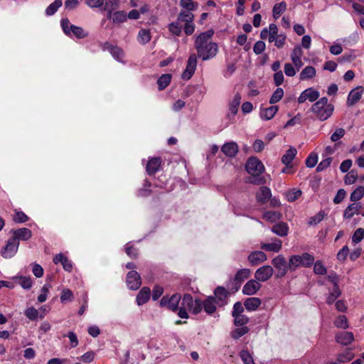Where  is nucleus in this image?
Segmentation results:
<instances>
[{
	"label": "nucleus",
	"instance_id": "f257e3e1",
	"mask_svg": "<svg viewBox=\"0 0 364 364\" xmlns=\"http://www.w3.org/2000/svg\"><path fill=\"white\" fill-rule=\"evenodd\" d=\"M213 34L214 31L210 29L200 33L196 38L194 46L197 50V55L203 61L213 58L218 53V44L210 41Z\"/></svg>",
	"mask_w": 364,
	"mask_h": 364
},
{
	"label": "nucleus",
	"instance_id": "f03ea898",
	"mask_svg": "<svg viewBox=\"0 0 364 364\" xmlns=\"http://www.w3.org/2000/svg\"><path fill=\"white\" fill-rule=\"evenodd\" d=\"M328 101L327 97H321L311 107V111L316 114V117L321 121L329 118L333 112V105L328 104Z\"/></svg>",
	"mask_w": 364,
	"mask_h": 364
},
{
	"label": "nucleus",
	"instance_id": "7ed1b4c3",
	"mask_svg": "<svg viewBox=\"0 0 364 364\" xmlns=\"http://www.w3.org/2000/svg\"><path fill=\"white\" fill-rule=\"evenodd\" d=\"M272 264L277 270L276 277H282L286 274L288 269L292 271L296 269V255L291 256L289 265H287L285 258L282 255H279L274 258L272 261Z\"/></svg>",
	"mask_w": 364,
	"mask_h": 364
},
{
	"label": "nucleus",
	"instance_id": "20e7f679",
	"mask_svg": "<svg viewBox=\"0 0 364 364\" xmlns=\"http://www.w3.org/2000/svg\"><path fill=\"white\" fill-rule=\"evenodd\" d=\"M218 304L215 298L213 296H208L204 301L200 299H196V306L193 309V314H200L203 309L208 315H213L217 310Z\"/></svg>",
	"mask_w": 364,
	"mask_h": 364
},
{
	"label": "nucleus",
	"instance_id": "39448f33",
	"mask_svg": "<svg viewBox=\"0 0 364 364\" xmlns=\"http://www.w3.org/2000/svg\"><path fill=\"white\" fill-rule=\"evenodd\" d=\"M60 25L66 36H74L78 39L85 38L88 36L87 32L80 26L71 24L68 18H62L60 21Z\"/></svg>",
	"mask_w": 364,
	"mask_h": 364
},
{
	"label": "nucleus",
	"instance_id": "423d86ee",
	"mask_svg": "<svg viewBox=\"0 0 364 364\" xmlns=\"http://www.w3.org/2000/svg\"><path fill=\"white\" fill-rule=\"evenodd\" d=\"M181 296L178 293L173 294L170 297L168 295L162 296L160 300V306L166 307L167 309L176 312L179 307Z\"/></svg>",
	"mask_w": 364,
	"mask_h": 364
},
{
	"label": "nucleus",
	"instance_id": "0eeeda50",
	"mask_svg": "<svg viewBox=\"0 0 364 364\" xmlns=\"http://www.w3.org/2000/svg\"><path fill=\"white\" fill-rule=\"evenodd\" d=\"M250 270L249 269H241L237 272L234 278L230 281L228 287L233 291H237L242 284L249 278Z\"/></svg>",
	"mask_w": 364,
	"mask_h": 364
},
{
	"label": "nucleus",
	"instance_id": "6e6552de",
	"mask_svg": "<svg viewBox=\"0 0 364 364\" xmlns=\"http://www.w3.org/2000/svg\"><path fill=\"white\" fill-rule=\"evenodd\" d=\"M245 169L250 175L258 176L264 171V166L257 157L252 156L247 161Z\"/></svg>",
	"mask_w": 364,
	"mask_h": 364
},
{
	"label": "nucleus",
	"instance_id": "1a4fd4ad",
	"mask_svg": "<svg viewBox=\"0 0 364 364\" xmlns=\"http://www.w3.org/2000/svg\"><path fill=\"white\" fill-rule=\"evenodd\" d=\"M197 55L195 53H192L189 55L186 69L181 75L183 80H190L193 74L195 73L197 67Z\"/></svg>",
	"mask_w": 364,
	"mask_h": 364
},
{
	"label": "nucleus",
	"instance_id": "9d476101",
	"mask_svg": "<svg viewBox=\"0 0 364 364\" xmlns=\"http://www.w3.org/2000/svg\"><path fill=\"white\" fill-rule=\"evenodd\" d=\"M19 246V242H16V240H13V237H10L7 242L5 247H3L1 250V256L4 258L8 259L13 257L18 251Z\"/></svg>",
	"mask_w": 364,
	"mask_h": 364
},
{
	"label": "nucleus",
	"instance_id": "9b49d317",
	"mask_svg": "<svg viewBox=\"0 0 364 364\" xmlns=\"http://www.w3.org/2000/svg\"><path fill=\"white\" fill-rule=\"evenodd\" d=\"M127 284L129 289H138L141 284L140 274L134 270L129 272L127 274Z\"/></svg>",
	"mask_w": 364,
	"mask_h": 364
},
{
	"label": "nucleus",
	"instance_id": "f8f14e48",
	"mask_svg": "<svg viewBox=\"0 0 364 364\" xmlns=\"http://www.w3.org/2000/svg\"><path fill=\"white\" fill-rule=\"evenodd\" d=\"M229 292L223 287H218L214 290V296L216 303L219 307L224 306L228 304Z\"/></svg>",
	"mask_w": 364,
	"mask_h": 364
},
{
	"label": "nucleus",
	"instance_id": "ddd939ff",
	"mask_svg": "<svg viewBox=\"0 0 364 364\" xmlns=\"http://www.w3.org/2000/svg\"><path fill=\"white\" fill-rule=\"evenodd\" d=\"M273 268L269 265H264L257 269L255 273V278L258 282H266L273 274Z\"/></svg>",
	"mask_w": 364,
	"mask_h": 364
},
{
	"label": "nucleus",
	"instance_id": "4468645a",
	"mask_svg": "<svg viewBox=\"0 0 364 364\" xmlns=\"http://www.w3.org/2000/svg\"><path fill=\"white\" fill-rule=\"evenodd\" d=\"M11 232L13 234V240L16 242L27 241L32 237V232L27 228H21L16 230H11Z\"/></svg>",
	"mask_w": 364,
	"mask_h": 364
},
{
	"label": "nucleus",
	"instance_id": "2eb2a0df",
	"mask_svg": "<svg viewBox=\"0 0 364 364\" xmlns=\"http://www.w3.org/2000/svg\"><path fill=\"white\" fill-rule=\"evenodd\" d=\"M364 89L361 86H358L353 89L348 94L347 99V105L349 107L355 105L362 97Z\"/></svg>",
	"mask_w": 364,
	"mask_h": 364
},
{
	"label": "nucleus",
	"instance_id": "dca6fc26",
	"mask_svg": "<svg viewBox=\"0 0 364 364\" xmlns=\"http://www.w3.org/2000/svg\"><path fill=\"white\" fill-rule=\"evenodd\" d=\"M221 151L229 158H234L239 151V147L236 142L230 141L225 143L221 147Z\"/></svg>",
	"mask_w": 364,
	"mask_h": 364
},
{
	"label": "nucleus",
	"instance_id": "f3484780",
	"mask_svg": "<svg viewBox=\"0 0 364 364\" xmlns=\"http://www.w3.org/2000/svg\"><path fill=\"white\" fill-rule=\"evenodd\" d=\"M319 97V92L313 88L310 87L302 92L297 99L298 102L303 103L306 100L310 102H314Z\"/></svg>",
	"mask_w": 364,
	"mask_h": 364
},
{
	"label": "nucleus",
	"instance_id": "a211bd4d",
	"mask_svg": "<svg viewBox=\"0 0 364 364\" xmlns=\"http://www.w3.org/2000/svg\"><path fill=\"white\" fill-rule=\"evenodd\" d=\"M335 340L338 343L346 346L354 341V336L352 332L341 331L336 335Z\"/></svg>",
	"mask_w": 364,
	"mask_h": 364
},
{
	"label": "nucleus",
	"instance_id": "6ab92c4d",
	"mask_svg": "<svg viewBox=\"0 0 364 364\" xmlns=\"http://www.w3.org/2000/svg\"><path fill=\"white\" fill-rule=\"evenodd\" d=\"M261 288V284L255 279L249 280L242 288V293L245 295H253Z\"/></svg>",
	"mask_w": 364,
	"mask_h": 364
},
{
	"label": "nucleus",
	"instance_id": "aec40b11",
	"mask_svg": "<svg viewBox=\"0 0 364 364\" xmlns=\"http://www.w3.org/2000/svg\"><path fill=\"white\" fill-rule=\"evenodd\" d=\"M161 164V157H153L150 159L146 164V171L149 176H154L159 171Z\"/></svg>",
	"mask_w": 364,
	"mask_h": 364
},
{
	"label": "nucleus",
	"instance_id": "412c9836",
	"mask_svg": "<svg viewBox=\"0 0 364 364\" xmlns=\"http://www.w3.org/2000/svg\"><path fill=\"white\" fill-rule=\"evenodd\" d=\"M248 261L252 266L258 265L267 259V255L262 251H254L248 256Z\"/></svg>",
	"mask_w": 364,
	"mask_h": 364
},
{
	"label": "nucleus",
	"instance_id": "4be33fe9",
	"mask_svg": "<svg viewBox=\"0 0 364 364\" xmlns=\"http://www.w3.org/2000/svg\"><path fill=\"white\" fill-rule=\"evenodd\" d=\"M272 196L271 190L267 186H262L259 188V192L256 195L257 200L260 204L267 203Z\"/></svg>",
	"mask_w": 364,
	"mask_h": 364
},
{
	"label": "nucleus",
	"instance_id": "5701e85b",
	"mask_svg": "<svg viewBox=\"0 0 364 364\" xmlns=\"http://www.w3.org/2000/svg\"><path fill=\"white\" fill-rule=\"evenodd\" d=\"M151 297V289L147 287H142L136 296V303L139 306L146 304Z\"/></svg>",
	"mask_w": 364,
	"mask_h": 364
},
{
	"label": "nucleus",
	"instance_id": "b1692460",
	"mask_svg": "<svg viewBox=\"0 0 364 364\" xmlns=\"http://www.w3.org/2000/svg\"><path fill=\"white\" fill-rule=\"evenodd\" d=\"M314 262V257L309 253H303L301 255H297V267H311Z\"/></svg>",
	"mask_w": 364,
	"mask_h": 364
},
{
	"label": "nucleus",
	"instance_id": "393cba45",
	"mask_svg": "<svg viewBox=\"0 0 364 364\" xmlns=\"http://www.w3.org/2000/svg\"><path fill=\"white\" fill-rule=\"evenodd\" d=\"M105 47L112 54V57L118 61H122L124 58V52L122 48L117 46H113L109 43L105 44Z\"/></svg>",
	"mask_w": 364,
	"mask_h": 364
},
{
	"label": "nucleus",
	"instance_id": "a878e982",
	"mask_svg": "<svg viewBox=\"0 0 364 364\" xmlns=\"http://www.w3.org/2000/svg\"><path fill=\"white\" fill-rule=\"evenodd\" d=\"M278 111V106L273 105L268 108H261L259 116L262 119L269 120L272 119Z\"/></svg>",
	"mask_w": 364,
	"mask_h": 364
},
{
	"label": "nucleus",
	"instance_id": "bb28decb",
	"mask_svg": "<svg viewBox=\"0 0 364 364\" xmlns=\"http://www.w3.org/2000/svg\"><path fill=\"white\" fill-rule=\"evenodd\" d=\"M262 301L258 297H250L245 300L244 306L249 311H253L257 309Z\"/></svg>",
	"mask_w": 364,
	"mask_h": 364
},
{
	"label": "nucleus",
	"instance_id": "cd10ccee",
	"mask_svg": "<svg viewBox=\"0 0 364 364\" xmlns=\"http://www.w3.org/2000/svg\"><path fill=\"white\" fill-rule=\"evenodd\" d=\"M181 306H184V308L187 309L189 311H191L193 314V309L196 306V299L193 300V296L190 294H185L183 297H181Z\"/></svg>",
	"mask_w": 364,
	"mask_h": 364
},
{
	"label": "nucleus",
	"instance_id": "c85d7f7f",
	"mask_svg": "<svg viewBox=\"0 0 364 364\" xmlns=\"http://www.w3.org/2000/svg\"><path fill=\"white\" fill-rule=\"evenodd\" d=\"M194 10H181L177 17V21L180 23L184 22L185 23L191 21H193L194 20V15L192 14L191 11H193Z\"/></svg>",
	"mask_w": 364,
	"mask_h": 364
},
{
	"label": "nucleus",
	"instance_id": "c756f323",
	"mask_svg": "<svg viewBox=\"0 0 364 364\" xmlns=\"http://www.w3.org/2000/svg\"><path fill=\"white\" fill-rule=\"evenodd\" d=\"M360 205L357 203L350 204L345 210L343 217L346 219L351 218L354 215L358 214Z\"/></svg>",
	"mask_w": 364,
	"mask_h": 364
},
{
	"label": "nucleus",
	"instance_id": "7c9ffc66",
	"mask_svg": "<svg viewBox=\"0 0 364 364\" xmlns=\"http://www.w3.org/2000/svg\"><path fill=\"white\" fill-rule=\"evenodd\" d=\"M281 248L282 242L279 240L271 243H262L261 245V249L269 252H278Z\"/></svg>",
	"mask_w": 364,
	"mask_h": 364
},
{
	"label": "nucleus",
	"instance_id": "2f4dec72",
	"mask_svg": "<svg viewBox=\"0 0 364 364\" xmlns=\"http://www.w3.org/2000/svg\"><path fill=\"white\" fill-rule=\"evenodd\" d=\"M151 36L149 29L141 28L137 36V41L141 45H145L151 41Z\"/></svg>",
	"mask_w": 364,
	"mask_h": 364
},
{
	"label": "nucleus",
	"instance_id": "473e14b6",
	"mask_svg": "<svg viewBox=\"0 0 364 364\" xmlns=\"http://www.w3.org/2000/svg\"><path fill=\"white\" fill-rule=\"evenodd\" d=\"M241 95L237 92L235 95L233 100L230 103L229 109L233 115H235L237 113L238 108L241 102Z\"/></svg>",
	"mask_w": 364,
	"mask_h": 364
},
{
	"label": "nucleus",
	"instance_id": "72a5a7b5",
	"mask_svg": "<svg viewBox=\"0 0 364 364\" xmlns=\"http://www.w3.org/2000/svg\"><path fill=\"white\" fill-rule=\"evenodd\" d=\"M288 229V226L286 223H279L272 227V232L283 237L287 235Z\"/></svg>",
	"mask_w": 364,
	"mask_h": 364
},
{
	"label": "nucleus",
	"instance_id": "f704fd0d",
	"mask_svg": "<svg viewBox=\"0 0 364 364\" xmlns=\"http://www.w3.org/2000/svg\"><path fill=\"white\" fill-rule=\"evenodd\" d=\"M171 74H163L157 80L159 90H164L171 82Z\"/></svg>",
	"mask_w": 364,
	"mask_h": 364
},
{
	"label": "nucleus",
	"instance_id": "c9c22d12",
	"mask_svg": "<svg viewBox=\"0 0 364 364\" xmlns=\"http://www.w3.org/2000/svg\"><path fill=\"white\" fill-rule=\"evenodd\" d=\"M24 314L31 321H35L38 317L42 319L44 317V315H39L38 311L33 306L27 308Z\"/></svg>",
	"mask_w": 364,
	"mask_h": 364
},
{
	"label": "nucleus",
	"instance_id": "e433bc0d",
	"mask_svg": "<svg viewBox=\"0 0 364 364\" xmlns=\"http://www.w3.org/2000/svg\"><path fill=\"white\" fill-rule=\"evenodd\" d=\"M316 75V69L312 66H306L300 73L299 78L305 80L313 77Z\"/></svg>",
	"mask_w": 364,
	"mask_h": 364
},
{
	"label": "nucleus",
	"instance_id": "4c0bfd02",
	"mask_svg": "<svg viewBox=\"0 0 364 364\" xmlns=\"http://www.w3.org/2000/svg\"><path fill=\"white\" fill-rule=\"evenodd\" d=\"M62 0H55L46 8V14L47 16H52L55 14L58 9L62 6Z\"/></svg>",
	"mask_w": 364,
	"mask_h": 364
},
{
	"label": "nucleus",
	"instance_id": "58836bf2",
	"mask_svg": "<svg viewBox=\"0 0 364 364\" xmlns=\"http://www.w3.org/2000/svg\"><path fill=\"white\" fill-rule=\"evenodd\" d=\"M287 9V4L284 1H282L279 4H276L272 9V15L275 19H277Z\"/></svg>",
	"mask_w": 364,
	"mask_h": 364
},
{
	"label": "nucleus",
	"instance_id": "ea45409f",
	"mask_svg": "<svg viewBox=\"0 0 364 364\" xmlns=\"http://www.w3.org/2000/svg\"><path fill=\"white\" fill-rule=\"evenodd\" d=\"M294 151H296V149L291 147L282 157V162L287 166L286 168H288V166L292 162L295 156Z\"/></svg>",
	"mask_w": 364,
	"mask_h": 364
},
{
	"label": "nucleus",
	"instance_id": "a19ab883",
	"mask_svg": "<svg viewBox=\"0 0 364 364\" xmlns=\"http://www.w3.org/2000/svg\"><path fill=\"white\" fill-rule=\"evenodd\" d=\"M13 220L16 223H24L29 220V218L23 211L15 210Z\"/></svg>",
	"mask_w": 364,
	"mask_h": 364
},
{
	"label": "nucleus",
	"instance_id": "79ce46f5",
	"mask_svg": "<svg viewBox=\"0 0 364 364\" xmlns=\"http://www.w3.org/2000/svg\"><path fill=\"white\" fill-rule=\"evenodd\" d=\"M181 23L177 20L174 22H172L168 24V31L173 35L176 36H180L181 34V28L182 26L180 24Z\"/></svg>",
	"mask_w": 364,
	"mask_h": 364
},
{
	"label": "nucleus",
	"instance_id": "37998d69",
	"mask_svg": "<svg viewBox=\"0 0 364 364\" xmlns=\"http://www.w3.org/2000/svg\"><path fill=\"white\" fill-rule=\"evenodd\" d=\"M125 252L132 259L137 258L139 255V250L130 242H128L125 245Z\"/></svg>",
	"mask_w": 364,
	"mask_h": 364
},
{
	"label": "nucleus",
	"instance_id": "c03bdc74",
	"mask_svg": "<svg viewBox=\"0 0 364 364\" xmlns=\"http://www.w3.org/2000/svg\"><path fill=\"white\" fill-rule=\"evenodd\" d=\"M364 196V187L362 186L355 188L350 194V199L351 201H358Z\"/></svg>",
	"mask_w": 364,
	"mask_h": 364
},
{
	"label": "nucleus",
	"instance_id": "a18cd8bd",
	"mask_svg": "<svg viewBox=\"0 0 364 364\" xmlns=\"http://www.w3.org/2000/svg\"><path fill=\"white\" fill-rule=\"evenodd\" d=\"M340 295L341 291L339 289L338 285L336 284L335 287H333L332 291L327 297L326 302L328 304H333Z\"/></svg>",
	"mask_w": 364,
	"mask_h": 364
},
{
	"label": "nucleus",
	"instance_id": "49530a36",
	"mask_svg": "<svg viewBox=\"0 0 364 364\" xmlns=\"http://www.w3.org/2000/svg\"><path fill=\"white\" fill-rule=\"evenodd\" d=\"M358 178V172L355 169L350 171L344 177L346 184L350 185L354 183Z\"/></svg>",
	"mask_w": 364,
	"mask_h": 364
},
{
	"label": "nucleus",
	"instance_id": "de8ad7c7",
	"mask_svg": "<svg viewBox=\"0 0 364 364\" xmlns=\"http://www.w3.org/2000/svg\"><path fill=\"white\" fill-rule=\"evenodd\" d=\"M234 317V324L236 326H245L249 323V318L245 314H240Z\"/></svg>",
	"mask_w": 364,
	"mask_h": 364
},
{
	"label": "nucleus",
	"instance_id": "09e8293b",
	"mask_svg": "<svg viewBox=\"0 0 364 364\" xmlns=\"http://www.w3.org/2000/svg\"><path fill=\"white\" fill-rule=\"evenodd\" d=\"M18 279V283L24 289H30L32 287V280L30 277L20 276L16 278Z\"/></svg>",
	"mask_w": 364,
	"mask_h": 364
},
{
	"label": "nucleus",
	"instance_id": "8fccbe9b",
	"mask_svg": "<svg viewBox=\"0 0 364 364\" xmlns=\"http://www.w3.org/2000/svg\"><path fill=\"white\" fill-rule=\"evenodd\" d=\"M250 331V328L247 326H241L240 328H237L232 331V337L234 339H239L242 336L247 334Z\"/></svg>",
	"mask_w": 364,
	"mask_h": 364
},
{
	"label": "nucleus",
	"instance_id": "3c124183",
	"mask_svg": "<svg viewBox=\"0 0 364 364\" xmlns=\"http://www.w3.org/2000/svg\"><path fill=\"white\" fill-rule=\"evenodd\" d=\"M240 357L244 364H255L253 358L247 350H242L240 353Z\"/></svg>",
	"mask_w": 364,
	"mask_h": 364
},
{
	"label": "nucleus",
	"instance_id": "603ef678",
	"mask_svg": "<svg viewBox=\"0 0 364 364\" xmlns=\"http://www.w3.org/2000/svg\"><path fill=\"white\" fill-rule=\"evenodd\" d=\"M193 0H180V6L186 10H196L198 3L193 1Z\"/></svg>",
	"mask_w": 364,
	"mask_h": 364
},
{
	"label": "nucleus",
	"instance_id": "864d4df0",
	"mask_svg": "<svg viewBox=\"0 0 364 364\" xmlns=\"http://www.w3.org/2000/svg\"><path fill=\"white\" fill-rule=\"evenodd\" d=\"M127 19V16L125 11H118L113 14L112 21L114 23H123Z\"/></svg>",
	"mask_w": 364,
	"mask_h": 364
},
{
	"label": "nucleus",
	"instance_id": "5fc2aeb1",
	"mask_svg": "<svg viewBox=\"0 0 364 364\" xmlns=\"http://www.w3.org/2000/svg\"><path fill=\"white\" fill-rule=\"evenodd\" d=\"M354 358V354L347 350L345 353L338 355L337 360L339 363H346L351 360Z\"/></svg>",
	"mask_w": 364,
	"mask_h": 364
},
{
	"label": "nucleus",
	"instance_id": "6e6d98bb",
	"mask_svg": "<svg viewBox=\"0 0 364 364\" xmlns=\"http://www.w3.org/2000/svg\"><path fill=\"white\" fill-rule=\"evenodd\" d=\"M284 95V91L282 88L278 87L277 90L274 92L272 95L270 97L269 103L272 105H274L277 102H278L283 97Z\"/></svg>",
	"mask_w": 364,
	"mask_h": 364
},
{
	"label": "nucleus",
	"instance_id": "4d7b16f0",
	"mask_svg": "<svg viewBox=\"0 0 364 364\" xmlns=\"http://www.w3.org/2000/svg\"><path fill=\"white\" fill-rule=\"evenodd\" d=\"M164 291V290L162 286L156 284L153 288L152 292L151 291L152 299L157 301L162 296Z\"/></svg>",
	"mask_w": 364,
	"mask_h": 364
},
{
	"label": "nucleus",
	"instance_id": "13d9d810",
	"mask_svg": "<svg viewBox=\"0 0 364 364\" xmlns=\"http://www.w3.org/2000/svg\"><path fill=\"white\" fill-rule=\"evenodd\" d=\"M281 214L278 211L269 210L264 213V218L272 222L279 220Z\"/></svg>",
	"mask_w": 364,
	"mask_h": 364
},
{
	"label": "nucleus",
	"instance_id": "bf43d9fd",
	"mask_svg": "<svg viewBox=\"0 0 364 364\" xmlns=\"http://www.w3.org/2000/svg\"><path fill=\"white\" fill-rule=\"evenodd\" d=\"M334 324L337 328L346 329L348 328V320L346 316L341 315L337 317L334 321Z\"/></svg>",
	"mask_w": 364,
	"mask_h": 364
},
{
	"label": "nucleus",
	"instance_id": "052dcab7",
	"mask_svg": "<svg viewBox=\"0 0 364 364\" xmlns=\"http://www.w3.org/2000/svg\"><path fill=\"white\" fill-rule=\"evenodd\" d=\"M73 299V294L71 290L66 289L63 290L60 301L62 303H65L66 301H70Z\"/></svg>",
	"mask_w": 364,
	"mask_h": 364
},
{
	"label": "nucleus",
	"instance_id": "680f3d73",
	"mask_svg": "<svg viewBox=\"0 0 364 364\" xmlns=\"http://www.w3.org/2000/svg\"><path fill=\"white\" fill-rule=\"evenodd\" d=\"M364 237V229L358 228L352 236V240L353 242L358 243L360 242Z\"/></svg>",
	"mask_w": 364,
	"mask_h": 364
},
{
	"label": "nucleus",
	"instance_id": "e2e57ef3",
	"mask_svg": "<svg viewBox=\"0 0 364 364\" xmlns=\"http://www.w3.org/2000/svg\"><path fill=\"white\" fill-rule=\"evenodd\" d=\"M266 45L262 41H257L253 46V51L256 55H259L265 50Z\"/></svg>",
	"mask_w": 364,
	"mask_h": 364
},
{
	"label": "nucleus",
	"instance_id": "0e129e2a",
	"mask_svg": "<svg viewBox=\"0 0 364 364\" xmlns=\"http://www.w3.org/2000/svg\"><path fill=\"white\" fill-rule=\"evenodd\" d=\"M318 162V156L316 153H311L306 160V165L309 168H313Z\"/></svg>",
	"mask_w": 364,
	"mask_h": 364
},
{
	"label": "nucleus",
	"instance_id": "69168bd1",
	"mask_svg": "<svg viewBox=\"0 0 364 364\" xmlns=\"http://www.w3.org/2000/svg\"><path fill=\"white\" fill-rule=\"evenodd\" d=\"M332 162V158L328 157L323 160H322L318 165L316 167V171L321 172L323 171L324 169L327 168L328 166H330Z\"/></svg>",
	"mask_w": 364,
	"mask_h": 364
},
{
	"label": "nucleus",
	"instance_id": "338daca9",
	"mask_svg": "<svg viewBox=\"0 0 364 364\" xmlns=\"http://www.w3.org/2000/svg\"><path fill=\"white\" fill-rule=\"evenodd\" d=\"M325 213L324 211H319L316 215L311 217L309 221V225H316L320 223L324 218Z\"/></svg>",
	"mask_w": 364,
	"mask_h": 364
},
{
	"label": "nucleus",
	"instance_id": "774afa93",
	"mask_svg": "<svg viewBox=\"0 0 364 364\" xmlns=\"http://www.w3.org/2000/svg\"><path fill=\"white\" fill-rule=\"evenodd\" d=\"M314 271L316 274L321 275H323L327 272L326 268L322 264L321 262L320 261H317L315 262Z\"/></svg>",
	"mask_w": 364,
	"mask_h": 364
}]
</instances>
